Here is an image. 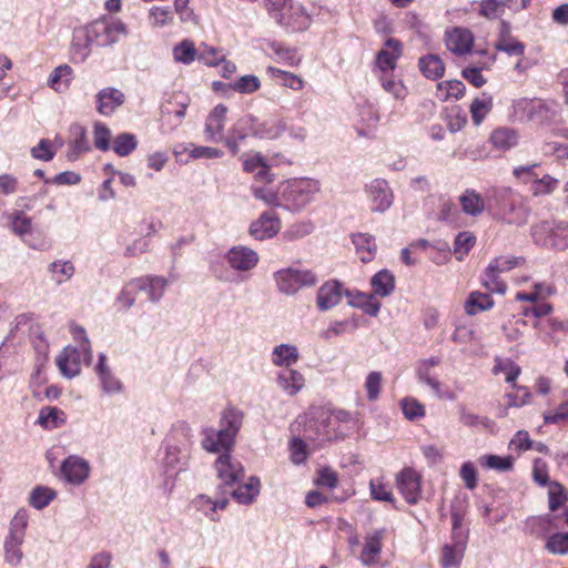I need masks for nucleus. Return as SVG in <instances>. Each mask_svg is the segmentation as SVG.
Here are the masks:
<instances>
[{"mask_svg": "<svg viewBox=\"0 0 568 568\" xmlns=\"http://www.w3.org/2000/svg\"><path fill=\"white\" fill-rule=\"evenodd\" d=\"M280 293L293 296L304 287H312L317 283L316 275L310 270L286 267L273 274Z\"/></svg>", "mask_w": 568, "mask_h": 568, "instance_id": "39448f33", "label": "nucleus"}, {"mask_svg": "<svg viewBox=\"0 0 568 568\" xmlns=\"http://www.w3.org/2000/svg\"><path fill=\"white\" fill-rule=\"evenodd\" d=\"M276 383L285 394L294 396L303 389L305 378L298 371L286 368L277 374Z\"/></svg>", "mask_w": 568, "mask_h": 568, "instance_id": "a878e982", "label": "nucleus"}, {"mask_svg": "<svg viewBox=\"0 0 568 568\" xmlns=\"http://www.w3.org/2000/svg\"><path fill=\"white\" fill-rule=\"evenodd\" d=\"M542 108V100L519 98L513 102V115L520 121L530 120L534 112Z\"/></svg>", "mask_w": 568, "mask_h": 568, "instance_id": "ea45409f", "label": "nucleus"}, {"mask_svg": "<svg viewBox=\"0 0 568 568\" xmlns=\"http://www.w3.org/2000/svg\"><path fill=\"white\" fill-rule=\"evenodd\" d=\"M548 499H549V509L551 511H556L560 506H562L567 499L568 494L565 490L564 486L558 481H551L548 486Z\"/></svg>", "mask_w": 568, "mask_h": 568, "instance_id": "69168bd1", "label": "nucleus"}, {"mask_svg": "<svg viewBox=\"0 0 568 568\" xmlns=\"http://www.w3.org/2000/svg\"><path fill=\"white\" fill-rule=\"evenodd\" d=\"M494 301L489 294L471 292L465 303V312L468 315H476L479 312L490 310Z\"/></svg>", "mask_w": 568, "mask_h": 568, "instance_id": "09e8293b", "label": "nucleus"}, {"mask_svg": "<svg viewBox=\"0 0 568 568\" xmlns=\"http://www.w3.org/2000/svg\"><path fill=\"white\" fill-rule=\"evenodd\" d=\"M73 70L68 64L58 65L48 78V85L55 92H65L72 80Z\"/></svg>", "mask_w": 568, "mask_h": 568, "instance_id": "58836bf2", "label": "nucleus"}, {"mask_svg": "<svg viewBox=\"0 0 568 568\" xmlns=\"http://www.w3.org/2000/svg\"><path fill=\"white\" fill-rule=\"evenodd\" d=\"M439 364V356H430L428 358L418 361L415 368L417 379L419 383L429 386L437 397H446L448 399H454L455 397L453 394H448L447 396H444L442 394V383L435 376L432 375V369L438 366Z\"/></svg>", "mask_w": 568, "mask_h": 568, "instance_id": "dca6fc26", "label": "nucleus"}, {"mask_svg": "<svg viewBox=\"0 0 568 568\" xmlns=\"http://www.w3.org/2000/svg\"><path fill=\"white\" fill-rule=\"evenodd\" d=\"M191 456V443L187 440L181 445L172 444L166 447L164 462L168 467H183Z\"/></svg>", "mask_w": 568, "mask_h": 568, "instance_id": "e433bc0d", "label": "nucleus"}, {"mask_svg": "<svg viewBox=\"0 0 568 568\" xmlns=\"http://www.w3.org/2000/svg\"><path fill=\"white\" fill-rule=\"evenodd\" d=\"M374 295L388 296L395 288V280L390 272L383 270L376 273L371 281Z\"/></svg>", "mask_w": 568, "mask_h": 568, "instance_id": "a18cd8bd", "label": "nucleus"}, {"mask_svg": "<svg viewBox=\"0 0 568 568\" xmlns=\"http://www.w3.org/2000/svg\"><path fill=\"white\" fill-rule=\"evenodd\" d=\"M217 478L224 487L239 484L245 475L242 463L230 453H222L214 463Z\"/></svg>", "mask_w": 568, "mask_h": 568, "instance_id": "6e6552de", "label": "nucleus"}, {"mask_svg": "<svg viewBox=\"0 0 568 568\" xmlns=\"http://www.w3.org/2000/svg\"><path fill=\"white\" fill-rule=\"evenodd\" d=\"M195 505L200 511H202L211 520H216L214 514L219 509H225L229 505V498L224 491L221 493V497L212 498L207 495H200L195 500Z\"/></svg>", "mask_w": 568, "mask_h": 568, "instance_id": "4c0bfd02", "label": "nucleus"}, {"mask_svg": "<svg viewBox=\"0 0 568 568\" xmlns=\"http://www.w3.org/2000/svg\"><path fill=\"white\" fill-rule=\"evenodd\" d=\"M475 242L476 237L470 232L464 231L458 233L454 242V253L457 260L462 261L471 250Z\"/></svg>", "mask_w": 568, "mask_h": 568, "instance_id": "0e129e2a", "label": "nucleus"}, {"mask_svg": "<svg viewBox=\"0 0 568 568\" xmlns=\"http://www.w3.org/2000/svg\"><path fill=\"white\" fill-rule=\"evenodd\" d=\"M124 102V94L115 88H105L97 94V111L102 115L112 114Z\"/></svg>", "mask_w": 568, "mask_h": 568, "instance_id": "b1692460", "label": "nucleus"}, {"mask_svg": "<svg viewBox=\"0 0 568 568\" xmlns=\"http://www.w3.org/2000/svg\"><path fill=\"white\" fill-rule=\"evenodd\" d=\"M57 497V491L47 486H36L29 494L28 503L37 510L45 508Z\"/></svg>", "mask_w": 568, "mask_h": 568, "instance_id": "c03bdc74", "label": "nucleus"}, {"mask_svg": "<svg viewBox=\"0 0 568 568\" xmlns=\"http://www.w3.org/2000/svg\"><path fill=\"white\" fill-rule=\"evenodd\" d=\"M300 358L298 349L292 344L276 345L271 354V361L274 366L290 367L294 365Z\"/></svg>", "mask_w": 568, "mask_h": 568, "instance_id": "473e14b6", "label": "nucleus"}, {"mask_svg": "<svg viewBox=\"0 0 568 568\" xmlns=\"http://www.w3.org/2000/svg\"><path fill=\"white\" fill-rule=\"evenodd\" d=\"M197 57V51L191 40H183L173 48V58L176 62L190 64Z\"/></svg>", "mask_w": 568, "mask_h": 568, "instance_id": "052dcab7", "label": "nucleus"}, {"mask_svg": "<svg viewBox=\"0 0 568 568\" xmlns=\"http://www.w3.org/2000/svg\"><path fill=\"white\" fill-rule=\"evenodd\" d=\"M225 261L229 266L235 271L248 272L257 265L260 257L254 250L237 245L227 251Z\"/></svg>", "mask_w": 568, "mask_h": 568, "instance_id": "2eb2a0df", "label": "nucleus"}, {"mask_svg": "<svg viewBox=\"0 0 568 568\" xmlns=\"http://www.w3.org/2000/svg\"><path fill=\"white\" fill-rule=\"evenodd\" d=\"M251 190L256 200L263 201L267 205L283 207L282 182L276 187L266 183H253Z\"/></svg>", "mask_w": 568, "mask_h": 568, "instance_id": "cd10ccee", "label": "nucleus"}, {"mask_svg": "<svg viewBox=\"0 0 568 568\" xmlns=\"http://www.w3.org/2000/svg\"><path fill=\"white\" fill-rule=\"evenodd\" d=\"M487 210L507 224L526 223L529 211L520 193L509 186L494 187L488 195Z\"/></svg>", "mask_w": 568, "mask_h": 568, "instance_id": "f257e3e1", "label": "nucleus"}, {"mask_svg": "<svg viewBox=\"0 0 568 568\" xmlns=\"http://www.w3.org/2000/svg\"><path fill=\"white\" fill-rule=\"evenodd\" d=\"M400 52L402 44L398 40L393 38L386 40L385 47L378 52L376 58V67L381 71V74L392 73Z\"/></svg>", "mask_w": 568, "mask_h": 568, "instance_id": "5701e85b", "label": "nucleus"}, {"mask_svg": "<svg viewBox=\"0 0 568 568\" xmlns=\"http://www.w3.org/2000/svg\"><path fill=\"white\" fill-rule=\"evenodd\" d=\"M384 535V529H377L365 536L363 549L359 555V560L364 566H372L378 561L382 552Z\"/></svg>", "mask_w": 568, "mask_h": 568, "instance_id": "412c9836", "label": "nucleus"}, {"mask_svg": "<svg viewBox=\"0 0 568 568\" xmlns=\"http://www.w3.org/2000/svg\"><path fill=\"white\" fill-rule=\"evenodd\" d=\"M420 475L413 468L406 467L396 476V485L408 504H416L422 494Z\"/></svg>", "mask_w": 568, "mask_h": 568, "instance_id": "4468645a", "label": "nucleus"}, {"mask_svg": "<svg viewBox=\"0 0 568 568\" xmlns=\"http://www.w3.org/2000/svg\"><path fill=\"white\" fill-rule=\"evenodd\" d=\"M352 420V416L344 409L322 412L320 425L324 427V438L336 439L344 436V425Z\"/></svg>", "mask_w": 568, "mask_h": 568, "instance_id": "ddd939ff", "label": "nucleus"}, {"mask_svg": "<svg viewBox=\"0 0 568 568\" xmlns=\"http://www.w3.org/2000/svg\"><path fill=\"white\" fill-rule=\"evenodd\" d=\"M285 130L282 120L272 119L258 125H254L253 135L260 139H276L282 135Z\"/></svg>", "mask_w": 568, "mask_h": 568, "instance_id": "603ef678", "label": "nucleus"}, {"mask_svg": "<svg viewBox=\"0 0 568 568\" xmlns=\"http://www.w3.org/2000/svg\"><path fill=\"white\" fill-rule=\"evenodd\" d=\"M85 39L87 57L91 45L110 47L120 41L128 32L126 26L119 19L103 17L89 23L82 31Z\"/></svg>", "mask_w": 568, "mask_h": 568, "instance_id": "7ed1b4c3", "label": "nucleus"}, {"mask_svg": "<svg viewBox=\"0 0 568 568\" xmlns=\"http://www.w3.org/2000/svg\"><path fill=\"white\" fill-rule=\"evenodd\" d=\"M244 419V413L233 406L226 407L220 418V427L235 440Z\"/></svg>", "mask_w": 568, "mask_h": 568, "instance_id": "7c9ffc66", "label": "nucleus"}, {"mask_svg": "<svg viewBox=\"0 0 568 568\" xmlns=\"http://www.w3.org/2000/svg\"><path fill=\"white\" fill-rule=\"evenodd\" d=\"M138 146V140L132 133H121L113 140L112 149L119 156H128Z\"/></svg>", "mask_w": 568, "mask_h": 568, "instance_id": "4d7b16f0", "label": "nucleus"}, {"mask_svg": "<svg viewBox=\"0 0 568 568\" xmlns=\"http://www.w3.org/2000/svg\"><path fill=\"white\" fill-rule=\"evenodd\" d=\"M355 252L363 263L371 262L375 257L376 242L375 239L367 233H357L352 236Z\"/></svg>", "mask_w": 568, "mask_h": 568, "instance_id": "f704fd0d", "label": "nucleus"}, {"mask_svg": "<svg viewBox=\"0 0 568 568\" xmlns=\"http://www.w3.org/2000/svg\"><path fill=\"white\" fill-rule=\"evenodd\" d=\"M141 292L138 278L128 282L116 296V303L124 310L132 307L136 301L138 294Z\"/></svg>", "mask_w": 568, "mask_h": 568, "instance_id": "5fc2aeb1", "label": "nucleus"}, {"mask_svg": "<svg viewBox=\"0 0 568 568\" xmlns=\"http://www.w3.org/2000/svg\"><path fill=\"white\" fill-rule=\"evenodd\" d=\"M459 204L462 211L470 216H478L487 210L484 197L473 189H467L460 194Z\"/></svg>", "mask_w": 568, "mask_h": 568, "instance_id": "2f4dec72", "label": "nucleus"}, {"mask_svg": "<svg viewBox=\"0 0 568 568\" xmlns=\"http://www.w3.org/2000/svg\"><path fill=\"white\" fill-rule=\"evenodd\" d=\"M546 548L552 554H568V532H558L550 536Z\"/></svg>", "mask_w": 568, "mask_h": 568, "instance_id": "774afa93", "label": "nucleus"}, {"mask_svg": "<svg viewBox=\"0 0 568 568\" xmlns=\"http://www.w3.org/2000/svg\"><path fill=\"white\" fill-rule=\"evenodd\" d=\"M293 0H266L265 8L268 14L281 26H284L292 31H303L311 24V16L304 8H296L295 16L286 18L285 10H291Z\"/></svg>", "mask_w": 568, "mask_h": 568, "instance_id": "0eeeda50", "label": "nucleus"}, {"mask_svg": "<svg viewBox=\"0 0 568 568\" xmlns=\"http://www.w3.org/2000/svg\"><path fill=\"white\" fill-rule=\"evenodd\" d=\"M419 69L428 78L436 80L442 78L445 72V65L442 59L435 54H428L419 59Z\"/></svg>", "mask_w": 568, "mask_h": 568, "instance_id": "de8ad7c7", "label": "nucleus"}, {"mask_svg": "<svg viewBox=\"0 0 568 568\" xmlns=\"http://www.w3.org/2000/svg\"><path fill=\"white\" fill-rule=\"evenodd\" d=\"M495 49L505 52L509 57H521L525 53L526 47L510 34L508 24L503 22Z\"/></svg>", "mask_w": 568, "mask_h": 568, "instance_id": "bb28decb", "label": "nucleus"}, {"mask_svg": "<svg viewBox=\"0 0 568 568\" xmlns=\"http://www.w3.org/2000/svg\"><path fill=\"white\" fill-rule=\"evenodd\" d=\"M465 548L466 542L464 541V535L460 532L458 540L443 547L442 564L444 568H457L464 557Z\"/></svg>", "mask_w": 568, "mask_h": 568, "instance_id": "c85d7f7f", "label": "nucleus"}, {"mask_svg": "<svg viewBox=\"0 0 568 568\" xmlns=\"http://www.w3.org/2000/svg\"><path fill=\"white\" fill-rule=\"evenodd\" d=\"M489 140L495 149L508 151L518 144L519 135L515 129L503 126L494 130Z\"/></svg>", "mask_w": 568, "mask_h": 568, "instance_id": "72a5a7b5", "label": "nucleus"}, {"mask_svg": "<svg viewBox=\"0 0 568 568\" xmlns=\"http://www.w3.org/2000/svg\"><path fill=\"white\" fill-rule=\"evenodd\" d=\"M227 108L217 104L209 114L205 121L204 133L207 141L222 142Z\"/></svg>", "mask_w": 568, "mask_h": 568, "instance_id": "aec40b11", "label": "nucleus"}, {"mask_svg": "<svg viewBox=\"0 0 568 568\" xmlns=\"http://www.w3.org/2000/svg\"><path fill=\"white\" fill-rule=\"evenodd\" d=\"M253 130L254 123L251 116H243L234 123L229 134L223 138V142L233 155L239 153L241 144L250 134H253Z\"/></svg>", "mask_w": 568, "mask_h": 568, "instance_id": "a211bd4d", "label": "nucleus"}, {"mask_svg": "<svg viewBox=\"0 0 568 568\" xmlns=\"http://www.w3.org/2000/svg\"><path fill=\"white\" fill-rule=\"evenodd\" d=\"M261 491L258 477L251 476L245 484L239 485L231 491L232 497L242 505L252 504Z\"/></svg>", "mask_w": 568, "mask_h": 568, "instance_id": "c756f323", "label": "nucleus"}, {"mask_svg": "<svg viewBox=\"0 0 568 568\" xmlns=\"http://www.w3.org/2000/svg\"><path fill=\"white\" fill-rule=\"evenodd\" d=\"M321 192V182L314 178L302 176L282 182L283 207L292 212H301Z\"/></svg>", "mask_w": 568, "mask_h": 568, "instance_id": "f03ea898", "label": "nucleus"}, {"mask_svg": "<svg viewBox=\"0 0 568 568\" xmlns=\"http://www.w3.org/2000/svg\"><path fill=\"white\" fill-rule=\"evenodd\" d=\"M90 470L89 462L78 455L67 457L60 467L63 479L75 486L83 484L88 479Z\"/></svg>", "mask_w": 568, "mask_h": 568, "instance_id": "f8f14e48", "label": "nucleus"}, {"mask_svg": "<svg viewBox=\"0 0 568 568\" xmlns=\"http://www.w3.org/2000/svg\"><path fill=\"white\" fill-rule=\"evenodd\" d=\"M48 271L51 280L61 285L73 276L75 267L71 261L58 260L49 265Z\"/></svg>", "mask_w": 568, "mask_h": 568, "instance_id": "49530a36", "label": "nucleus"}, {"mask_svg": "<svg viewBox=\"0 0 568 568\" xmlns=\"http://www.w3.org/2000/svg\"><path fill=\"white\" fill-rule=\"evenodd\" d=\"M379 83L384 91L389 93L394 99L403 101L407 95V89L404 83L395 78L392 73L381 74Z\"/></svg>", "mask_w": 568, "mask_h": 568, "instance_id": "864d4df0", "label": "nucleus"}, {"mask_svg": "<svg viewBox=\"0 0 568 568\" xmlns=\"http://www.w3.org/2000/svg\"><path fill=\"white\" fill-rule=\"evenodd\" d=\"M344 295L348 297L351 292L341 282L329 280L323 283L316 292V307L320 312H327L336 307Z\"/></svg>", "mask_w": 568, "mask_h": 568, "instance_id": "1a4fd4ad", "label": "nucleus"}, {"mask_svg": "<svg viewBox=\"0 0 568 568\" xmlns=\"http://www.w3.org/2000/svg\"><path fill=\"white\" fill-rule=\"evenodd\" d=\"M138 281L141 292L148 295L151 303H159L161 301L169 284L165 277L158 275L138 277Z\"/></svg>", "mask_w": 568, "mask_h": 568, "instance_id": "393cba45", "label": "nucleus"}, {"mask_svg": "<svg viewBox=\"0 0 568 568\" xmlns=\"http://www.w3.org/2000/svg\"><path fill=\"white\" fill-rule=\"evenodd\" d=\"M183 152H189L193 159H220L223 156V152L220 149L211 146H196L193 143L187 145H179L174 150V154L178 156Z\"/></svg>", "mask_w": 568, "mask_h": 568, "instance_id": "8fccbe9b", "label": "nucleus"}, {"mask_svg": "<svg viewBox=\"0 0 568 568\" xmlns=\"http://www.w3.org/2000/svg\"><path fill=\"white\" fill-rule=\"evenodd\" d=\"M493 108V97L488 93H483L480 97L473 100L470 104V114L476 125L487 116Z\"/></svg>", "mask_w": 568, "mask_h": 568, "instance_id": "3c124183", "label": "nucleus"}, {"mask_svg": "<svg viewBox=\"0 0 568 568\" xmlns=\"http://www.w3.org/2000/svg\"><path fill=\"white\" fill-rule=\"evenodd\" d=\"M479 464L483 467L504 473L513 469L514 458L511 456L484 455L479 458Z\"/></svg>", "mask_w": 568, "mask_h": 568, "instance_id": "bf43d9fd", "label": "nucleus"}, {"mask_svg": "<svg viewBox=\"0 0 568 568\" xmlns=\"http://www.w3.org/2000/svg\"><path fill=\"white\" fill-rule=\"evenodd\" d=\"M481 284L491 293L505 294L507 291L506 283L499 280V272L491 263L488 264L481 277Z\"/></svg>", "mask_w": 568, "mask_h": 568, "instance_id": "6e6d98bb", "label": "nucleus"}, {"mask_svg": "<svg viewBox=\"0 0 568 568\" xmlns=\"http://www.w3.org/2000/svg\"><path fill=\"white\" fill-rule=\"evenodd\" d=\"M348 304L353 307L363 310L371 316H376L381 310V303L376 300L375 295L357 292L348 296Z\"/></svg>", "mask_w": 568, "mask_h": 568, "instance_id": "79ce46f5", "label": "nucleus"}, {"mask_svg": "<svg viewBox=\"0 0 568 568\" xmlns=\"http://www.w3.org/2000/svg\"><path fill=\"white\" fill-rule=\"evenodd\" d=\"M95 373L99 378L100 386L104 394L115 395L123 390L122 382L112 373L111 368L106 365V356L99 355V362L95 366Z\"/></svg>", "mask_w": 568, "mask_h": 568, "instance_id": "4be33fe9", "label": "nucleus"}, {"mask_svg": "<svg viewBox=\"0 0 568 568\" xmlns=\"http://www.w3.org/2000/svg\"><path fill=\"white\" fill-rule=\"evenodd\" d=\"M92 349L90 343L80 344L79 347L67 346L57 356L55 364L60 374L65 378H73L81 372L82 363L90 364Z\"/></svg>", "mask_w": 568, "mask_h": 568, "instance_id": "423d86ee", "label": "nucleus"}, {"mask_svg": "<svg viewBox=\"0 0 568 568\" xmlns=\"http://www.w3.org/2000/svg\"><path fill=\"white\" fill-rule=\"evenodd\" d=\"M70 133L72 135V141L69 143V160H75L78 156L90 150V144L87 139V131L80 124H73L70 128Z\"/></svg>", "mask_w": 568, "mask_h": 568, "instance_id": "c9c22d12", "label": "nucleus"}, {"mask_svg": "<svg viewBox=\"0 0 568 568\" xmlns=\"http://www.w3.org/2000/svg\"><path fill=\"white\" fill-rule=\"evenodd\" d=\"M201 446L205 452L213 454L230 453L235 440L231 438L227 432H224L221 427L219 429L214 427H205L202 429Z\"/></svg>", "mask_w": 568, "mask_h": 568, "instance_id": "9b49d317", "label": "nucleus"}, {"mask_svg": "<svg viewBox=\"0 0 568 568\" xmlns=\"http://www.w3.org/2000/svg\"><path fill=\"white\" fill-rule=\"evenodd\" d=\"M67 422L65 413L58 407H43L38 417V423L47 429H54Z\"/></svg>", "mask_w": 568, "mask_h": 568, "instance_id": "a19ab883", "label": "nucleus"}, {"mask_svg": "<svg viewBox=\"0 0 568 568\" xmlns=\"http://www.w3.org/2000/svg\"><path fill=\"white\" fill-rule=\"evenodd\" d=\"M281 226V220L275 213L264 212L251 223L250 234L255 240L263 241L275 236L280 232Z\"/></svg>", "mask_w": 568, "mask_h": 568, "instance_id": "f3484780", "label": "nucleus"}, {"mask_svg": "<svg viewBox=\"0 0 568 568\" xmlns=\"http://www.w3.org/2000/svg\"><path fill=\"white\" fill-rule=\"evenodd\" d=\"M29 523V515L24 508L19 509L9 525V532L3 541L4 560L8 565L17 567L22 562V545L26 538V530Z\"/></svg>", "mask_w": 568, "mask_h": 568, "instance_id": "20e7f679", "label": "nucleus"}, {"mask_svg": "<svg viewBox=\"0 0 568 568\" xmlns=\"http://www.w3.org/2000/svg\"><path fill=\"white\" fill-rule=\"evenodd\" d=\"M366 193L373 212L384 213L393 202L394 194L387 181L375 179L366 185Z\"/></svg>", "mask_w": 568, "mask_h": 568, "instance_id": "9d476101", "label": "nucleus"}, {"mask_svg": "<svg viewBox=\"0 0 568 568\" xmlns=\"http://www.w3.org/2000/svg\"><path fill=\"white\" fill-rule=\"evenodd\" d=\"M505 1L504 0H480L478 2L479 16L494 20L501 17L505 13Z\"/></svg>", "mask_w": 568, "mask_h": 568, "instance_id": "13d9d810", "label": "nucleus"}, {"mask_svg": "<svg viewBox=\"0 0 568 568\" xmlns=\"http://www.w3.org/2000/svg\"><path fill=\"white\" fill-rule=\"evenodd\" d=\"M559 184V181L549 174L540 179L535 178L531 184V192L535 196H541L552 193Z\"/></svg>", "mask_w": 568, "mask_h": 568, "instance_id": "e2e57ef3", "label": "nucleus"}, {"mask_svg": "<svg viewBox=\"0 0 568 568\" xmlns=\"http://www.w3.org/2000/svg\"><path fill=\"white\" fill-rule=\"evenodd\" d=\"M315 226L312 221L304 220L291 224L283 233V237L287 241L301 240L313 233Z\"/></svg>", "mask_w": 568, "mask_h": 568, "instance_id": "680f3d73", "label": "nucleus"}, {"mask_svg": "<svg viewBox=\"0 0 568 568\" xmlns=\"http://www.w3.org/2000/svg\"><path fill=\"white\" fill-rule=\"evenodd\" d=\"M465 93V84L459 80L442 81L437 84L436 97L440 101L459 100Z\"/></svg>", "mask_w": 568, "mask_h": 568, "instance_id": "37998d69", "label": "nucleus"}, {"mask_svg": "<svg viewBox=\"0 0 568 568\" xmlns=\"http://www.w3.org/2000/svg\"><path fill=\"white\" fill-rule=\"evenodd\" d=\"M402 410L409 420L420 418L425 415V407L416 398L405 397L400 402Z\"/></svg>", "mask_w": 568, "mask_h": 568, "instance_id": "338daca9", "label": "nucleus"}, {"mask_svg": "<svg viewBox=\"0 0 568 568\" xmlns=\"http://www.w3.org/2000/svg\"><path fill=\"white\" fill-rule=\"evenodd\" d=\"M445 40L447 49L457 55L469 53L474 44L473 33L462 27H455L447 31Z\"/></svg>", "mask_w": 568, "mask_h": 568, "instance_id": "6ab92c4d", "label": "nucleus"}]
</instances>
